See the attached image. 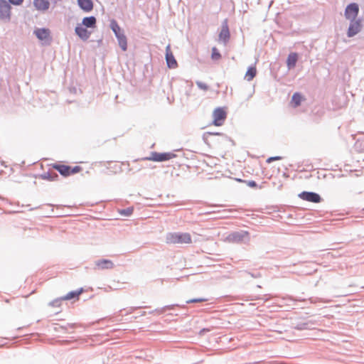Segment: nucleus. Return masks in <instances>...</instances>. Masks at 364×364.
Returning a JSON list of instances; mask_svg holds the SVG:
<instances>
[{"label": "nucleus", "instance_id": "7c9ffc66", "mask_svg": "<svg viewBox=\"0 0 364 364\" xmlns=\"http://www.w3.org/2000/svg\"><path fill=\"white\" fill-rule=\"evenodd\" d=\"M282 159L281 156H274V157H269L267 159V163L269 164L273 161H277Z\"/></svg>", "mask_w": 364, "mask_h": 364}, {"label": "nucleus", "instance_id": "2f4dec72", "mask_svg": "<svg viewBox=\"0 0 364 364\" xmlns=\"http://www.w3.org/2000/svg\"><path fill=\"white\" fill-rule=\"evenodd\" d=\"M248 186L252 188L257 187V183L254 181H250L247 183Z\"/></svg>", "mask_w": 364, "mask_h": 364}, {"label": "nucleus", "instance_id": "a878e982", "mask_svg": "<svg viewBox=\"0 0 364 364\" xmlns=\"http://www.w3.org/2000/svg\"><path fill=\"white\" fill-rule=\"evenodd\" d=\"M221 55L215 47L212 48L211 58L213 60H218L220 59Z\"/></svg>", "mask_w": 364, "mask_h": 364}, {"label": "nucleus", "instance_id": "f3484780", "mask_svg": "<svg viewBox=\"0 0 364 364\" xmlns=\"http://www.w3.org/2000/svg\"><path fill=\"white\" fill-rule=\"evenodd\" d=\"M116 37L118 40L119 45L122 50L125 51L127 49V37L124 34V32H121L119 33H117Z\"/></svg>", "mask_w": 364, "mask_h": 364}, {"label": "nucleus", "instance_id": "9b49d317", "mask_svg": "<svg viewBox=\"0 0 364 364\" xmlns=\"http://www.w3.org/2000/svg\"><path fill=\"white\" fill-rule=\"evenodd\" d=\"M125 164L124 162L120 161H110L107 162V168L110 170V172L112 173H119L122 171V166Z\"/></svg>", "mask_w": 364, "mask_h": 364}, {"label": "nucleus", "instance_id": "423d86ee", "mask_svg": "<svg viewBox=\"0 0 364 364\" xmlns=\"http://www.w3.org/2000/svg\"><path fill=\"white\" fill-rule=\"evenodd\" d=\"M37 38L45 43H49L51 40L50 31L48 28H37L34 31Z\"/></svg>", "mask_w": 364, "mask_h": 364}, {"label": "nucleus", "instance_id": "7ed1b4c3", "mask_svg": "<svg viewBox=\"0 0 364 364\" xmlns=\"http://www.w3.org/2000/svg\"><path fill=\"white\" fill-rule=\"evenodd\" d=\"M227 118V112L224 107H218L213 112V124L216 127L222 126Z\"/></svg>", "mask_w": 364, "mask_h": 364}, {"label": "nucleus", "instance_id": "cd10ccee", "mask_svg": "<svg viewBox=\"0 0 364 364\" xmlns=\"http://www.w3.org/2000/svg\"><path fill=\"white\" fill-rule=\"evenodd\" d=\"M196 85L201 90H207L208 89V86L205 82L198 81V82H196Z\"/></svg>", "mask_w": 364, "mask_h": 364}, {"label": "nucleus", "instance_id": "c756f323", "mask_svg": "<svg viewBox=\"0 0 364 364\" xmlns=\"http://www.w3.org/2000/svg\"><path fill=\"white\" fill-rule=\"evenodd\" d=\"M9 1L14 5L19 6L22 4L23 0H9Z\"/></svg>", "mask_w": 364, "mask_h": 364}, {"label": "nucleus", "instance_id": "39448f33", "mask_svg": "<svg viewBox=\"0 0 364 364\" xmlns=\"http://www.w3.org/2000/svg\"><path fill=\"white\" fill-rule=\"evenodd\" d=\"M175 155L172 153H158L152 152L149 157H146L145 159L153 161H164L172 159Z\"/></svg>", "mask_w": 364, "mask_h": 364}, {"label": "nucleus", "instance_id": "f03ea898", "mask_svg": "<svg viewBox=\"0 0 364 364\" xmlns=\"http://www.w3.org/2000/svg\"><path fill=\"white\" fill-rule=\"evenodd\" d=\"M53 168L58 171L62 176L65 177L75 174L82 171V168L79 166L72 167L70 166L58 164H53Z\"/></svg>", "mask_w": 364, "mask_h": 364}, {"label": "nucleus", "instance_id": "9d476101", "mask_svg": "<svg viewBox=\"0 0 364 364\" xmlns=\"http://www.w3.org/2000/svg\"><path fill=\"white\" fill-rule=\"evenodd\" d=\"M33 4L35 9L41 12L47 11L50 7L49 0H33Z\"/></svg>", "mask_w": 364, "mask_h": 364}, {"label": "nucleus", "instance_id": "2eb2a0df", "mask_svg": "<svg viewBox=\"0 0 364 364\" xmlns=\"http://www.w3.org/2000/svg\"><path fill=\"white\" fill-rule=\"evenodd\" d=\"M95 266L98 269H109L113 268L114 264L109 259H100L95 262Z\"/></svg>", "mask_w": 364, "mask_h": 364}, {"label": "nucleus", "instance_id": "bb28decb", "mask_svg": "<svg viewBox=\"0 0 364 364\" xmlns=\"http://www.w3.org/2000/svg\"><path fill=\"white\" fill-rule=\"evenodd\" d=\"M134 209L133 208H127L126 209L120 210L119 213L122 215L124 216H130L133 213Z\"/></svg>", "mask_w": 364, "mask_h": 364}, {"label": "nucleus", "instance_id": "412c9836", "mask_svg": "<svg viewBox=\"0 0 364 364\" xmlns=\"http://www.w3.org/2000/svg\"><path fill=\"white\" fill-rule=\"evenodd\" d=\"M257 74V70L255 67H250L246 73L245 77L247 81H251Z\"/></svg>", "mask_w": 364, "mask_h": 364}, {"label": "nucleus", "instance_id": "6ab92c4d", "mask_svg": "<svg viewBox=\"0 0 364 364\" xmlns=\"http://www.w3.org/2000/svg\"><path fill=\"white\" fill-rule=\"evenodd\" d=\"M298 60V55L296 53H291L287 58V65L289 69L293 68L295 67L296 63Z\"/></svg>", "mask_w": 364, "mask_h": 364}, {"label": "nucleus", "instance_id": "c85d7f7f", "mask_svg": "<svg viewBox=\"0 0 364 364\" xmlns=\"http://www.w3.org/2000/svg\"><path fill=\"white\" fill-rule=\"evenodd\" d=\"M208 299H205V298H198V299L188 300L186 301V303L189 304V303L203 302V301H206Z\"/></svg>", "mask_w": 364, "mask_h": 364}, {"label": "nucleus", "instance_id": "b1692460", "mask_svg": "<svg viewBox=\"0 0 364 364\" xmlns=\"http://www.w3.org/2000/svg\"><path fill=\"white\" fill-rule=\"evenodd\" d=\"M110 27H111L112 30L113 31V32L114 33L115 35L117 33H119L123 31L121 29V28L119 27V26L118 25L117 22L116 21H114V20H112L111 21Z\"/></svg>", "mask_w": 364, "mask_h": 364}, {"label": "nucleus", "instance_id": "20e7f679", "mask_svg": "<svg viewBox=\"0 0 364 364\" xmlns=\"http://www.w3.org/2000/svg\"><path fill=\"white\" fill-rule=\"evenodd\" d=\"M359 12V6L356 3L348 4L345 9V17L350 21L355 20Z\"/></svg>", "mask_w": 364, "mask_h": 364}, {"label": "nucleus", "instance_id": "f8f14e48", "mask_svg": "<svg viewBox=\"0 0 364 364\" xmlns=\"http://www.w3.org/2000/svg\"><path fill=\"white\" fill-rule=\"evenodd\" d=\"M75 33L79 36V38H80L83 41L87 40L90 38V34H91V33L89 32L87 30V28H84L82 24H78L75 27Z\"/></svg>", "mask_w": 364, "mask_h": 364}, {"label": "nucleus", "instance_id": "f257e3e1", "mask_svg": "<svg viewBox=\"0 0 364 364\" xmlns=\"http://www.w3.org/2000/svg\"><path fill=\"white\" fill-rule=\"evenodd\" d=\"M166 242L170 245L191 244L192 237L188 232H169L166 236Z\"/></svg>", "mask_w": 364, "mask_h": 364}, {"label": "nucleus", "instance_id": "1a4fd4ad", "mask_svg": "<svg viewBox=\"0 0 364 364\" xmlns=\"http://www.w3.org/2000/svg\"><path fill=\"white\" fill-rule=\"evenodd\" d=\"M300 198L304 200L319 203L321 201V197L318 194L312 192H303L299 195Z\"/></svg>", "mask_w": 364, "mask_h": 364}, {"label": "nucleus", "instance_id": "dca6fc26", "mask_svg": "<svg viewBox=\"0 0 364 364\" xmlns=\"http://www.w3.org/2000/svg\"><path fill=\"white\" fill-rule=\"evenodd\" d=\"M230 38V31L227 23L222 26L221 31L219 33V40L226 43Z\"/></svg>", "mask_w": 364, "mask_h": 364}, {"label": "nucleus", "instance_id": "5701e85b", "mask_svg": "<svg viewBox=\"0 0 364 364\" xmlns=\"http://www.w3.org/2000/svg\"><path fill=\"white\" fill-rule=\"evenodd\" d=\"M302 100L303 97L299 93L296 92L292 96L291 102L294 104V107H298L300 105Z\"/></svg>", "mask_w": 364, "mask_h": 364}, {"label": "nucleus", "instance_id": "6e6552de", "mask_svg": "<svg viewBox=\"0 0 364 364\" xmlns=\"http://www.w3.org/2000/svg\"><path fill=\"white\" fill-rule=\"evenodd\" d=\"M166 60L169 68L173 69L178 66L177 61L171 52L170 45H168L166 48Z\"/></svg>", "mask_w": 364, "mask_h": 364}, {"label": "nucleus", "instance_id": "4468645a", "mask_svg": "<svg viewBox=\"0 0 364 364\" xmlns=\"http://www.w3.org/2000/svg\"><path fill=\"white\" fill-rule=\"evenodd\" d=\"M79 7L85 12H90L93 9L92 0H77Z\"/></svg>", "mask_w": 364, "mask_h": 364}, {"label": "nucleus", "instance_id": "ddd939ff", "mask_svg": "<svg viewBox=\"0 0 364 364\" xmlns=\"http://www.w3.org/2000/svg\"><path fill=\"white\" fill-rule=\"evenodd\" d=\"M360 23L359 21H351L348 30V36L352 37L357 34L360 30Z\"/></svg>", "mask_w": 364, "mask_h": 364}, {"label": "nucleus", "instance_id": "a211bd4d", "mask_svg": "<svg viewBox=\"0 0 364 364\" xmlns=\"http://www.w3.org/2000/svg\"><path fill=\"white\" fill-rule=\"evenodd\" d=\"M96 18L95 16L85 17L82 19V25L87 28H95L96 27Z\"/></svg>", "mask_w": 364, "mask_h": 364}, {"label": "nucleus", "instance_id": "393cba45", "mask_svg": "<svg viewBox=\"0 0 364 364\" xmlns=\"http://www.w3.org/2000/svg\"><path fill=\"white\" fill-rule=\"evenodd\" d=\"M355 146L360 151H364V135H362L360 138L358 139Z\"/></svg>", "mask_w": 364, "mask_h": 364}, {"label": "nucleus", "instance_id": "0eeeda50", "mask_svg": "<svg viewBox=\"0 0 364 364\" xmlns=\"http://www.w3.org/2000/svg\"><path fill=\"white\" fill-rule=\"evenodd\" d=\"M11 16V6L5 0H0V18L9 19Z\"/></svg>", "mask_w": 364, "mask_h": 364}, {"label": "nucleus", "instance_id": "4be33fe9", "mask_svg": "<svg viewBox=\"0 0 364 364\" xmlns=\"http://www.w3.org/2000/svg\"><path fill=\"white\" fill-rule=\"evenodd\" d=\"M223 136V134L221 133H219V132H205L204 134H203V139L205 141V142L208 145V146H210V142H211V137L212 136Z\"/></svg>", "mask_w": 364, "mask_h": 364}, {"label": "nucleus", "instance_id": "aec40b11", "mask_svg": "<svg viewBox=\"0 0 364 364\" xmlns=\"http://www.w3.org/2000/svg\"><path fill=\"white\" fill-rule=\"evenodd\" d=\"M82 289L79 291H73L68 293L65 296L62 297V300H70L72 299L76 298L78 299L79 296L82 294Z\"/></svg>", "mask_w": 364, "mask_h": 364}]
</instances>
